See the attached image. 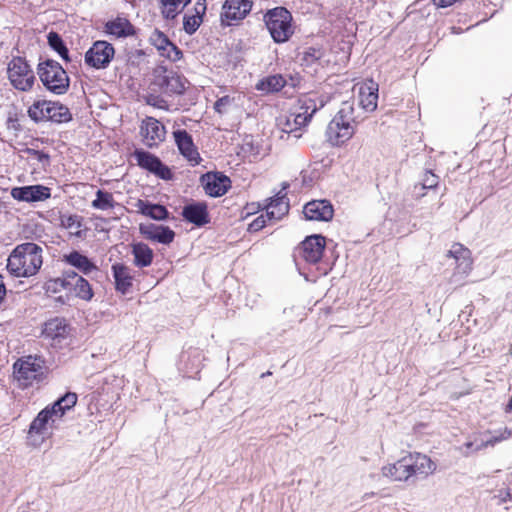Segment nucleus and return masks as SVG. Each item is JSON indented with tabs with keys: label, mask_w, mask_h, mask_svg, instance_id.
Listing matches in <instances>:
<instances>
[{
	"label": "nucleus",
	"mask_w": 512,
	"mask_h": 512,
	"mask_svg": "<svg viewBox=\"0 0 512 512\" xmlns=\"http://www.w3.org/2000/svg\"><path fill=\"white\" fill-rule=\"evenodd\" d=\"M203 182L205 192L213 197L224 195L230 187V179L222 174H206Z\"/></svg>",
	"instance_id": "obj_22"
},
{
	"label": "nucleus",
	"mask_w": 512,
	"mask_h": 512,
	"mask_svg": "<svg viewBox=\"0 0 512 512\" xmlns=\"http://www.w3.org/2000/svg\"><path fill=\"white\" fill-rule=\"evenodd\" d=\"M320 56L319 50H316L314 48H309L307 52L304 54V61L308 64L313 63L314 61L318 60Z\"/></svg>",
	"instance_id": "obj_48"
},
{
	"label": "nucleus",
	"mask_w": 512,
	"mask_h": 512,
	"mask_svg": "<svg viewBox=\"0 0 512 512\" xmlns=\"http://www.w3.org/2000/svg\"><path fill=\"white\" fill-rule=\"evenodd\" d=\"M285 84L286 81L281 75H272L259 81L256 85V89L266 93L278 92Z\"/></svg>",
	"instance_id": "obj_32"
},
{
	"label": "nucleus",
	"mask_w": 512,
	"mask_h": 512,
	"mask_svg": "<svg viewBox=\"0 0 512 512\" xmlns=\"http://www.w3.org/2000/svg\"><path fill=\"white\" fill-rule=\"evenodd\" d=\"M11 196L17 201L38 202L50 198V188L43 185H31L23 187H14L11 190Z\"/></svg>",
	"instance_id": "obj_16"
},
{
	"label": "nucleus",
	"mask_w": 512,
	"mask_h": 512,
	"mask_svg": "<svg viewBox=\"0 0 512 512\" xmlns=\"http://www.w3.org/2000/svg\"><path fill=\"white\" fill-rule=\"evenodd\" d=\"M182 215L187 221L197 226H203L209 222L207 206L203 203L191 204L184 207Z\"/></svg>",
	"instance_id": "obj_29"
},
{
	"label": "nucleus",
	"mask_w": 512,
	"mask_h": 512,
	"mask_svg": "<svg viewBox=\"0 0 512 512\" xmlns=\"http://www.w3.org/2000/svg\"><path fill=\"white\" fill-rule=\"evenodd\" d=\"M105 32L116 38H122L134 35L135 29L127 18L117 17L105 24Z\"/></svg>",
	"instance_id": "obj_25"
},
{
	"label": "nucleus",
	"mask_w": 512,
	"mask_h": 512,
	"mask_svg": "<svg viewBox=\"0 0 512 512\" xmlns=\"http://www.w3.org/2000/svg\"><path fill=\"white\" fill-rule=\"evenodd\" d=\"M456 1L457 0H433L434 4L441 8L451 6Z\"/></svg>",
	"instance_id": "obj_51"
},
{
	"label": "nucleus",
	"mask_w": 512,
	"mask_h": 512,
	"mask_svg": "<svg viewBox=\"0 0 512 512\" xmlns=\"http://www.w3.org/2000/svg\"><path fill=\"white\" fill-rule=\"evenodd\" d=\"M438 185V176L433 174L431 171H427L424 174L422 189H432Z\"/></svg>",
	"instance_id": "obj_44"
},
{
	"label": "nucleus",
	"mask_w": 512,
	"mask_h": 512,
	"mask_svg": "<svg viewBox=\"0 0 512 512\" xmlns=\"http://www.w3.org/2000/svg\"><path fill=\"white\" fill-rule=\"evenodd\" d=\"M29 117L35 122L53 121L57 123L71 120L69 109L59 102L36 100L28 108Z\"/></svg>",
	"instance_id": "obj_7"
},
{
	"label": "nucleus",
	"mask_w": 512,
	"mask_h": 512,
	"mask_svg": "<svg viewBox=\"0 0 512 512\" xmlns=\"http://www.w3.org/2000/svg\"><path fill=\"white\" fill-rule=\"evenodd\" d=\"M288 184H284L283 188L270 199V202L266 205V216L268 220H280L289 211V201L286 197L285 190Z\"/></svg>",
	"instance_id": "obj_20"
},
{
	"label": "nucleus",
	"mask_w": 512,
	"mask_h": 512,
	"mask_svg": "<svg viewBox=\"0 0 512 512\" xmlns=\"http://www.w3.org/2000/svg\"><path fill=\"white\" fill-rule=\"evenodd\" d=\"M116 290L125 294L132 286L133 276L131 269L123 264L116 263L112 266Z\"/></svg>",
	"instance_id": "obj_26"
},
{
	"label": "nucleus",
	"mask_w": 512,
	"mask_h": 512,
	"mask_svg": "<svg viewBox=\"0 0 512 512\" xmlns=\"http://www.w3.org/2000/svg\"><path fill=\"white\" fill-rule=\"evenodd\" d=\"M149 41L162 57H165L170 61H177L180 59L182 55L180 49L173 44L163 32L155 29L150 34Z\"/></svg>",
	"instance_id": "obj_15"
},
{
	"label": "nucleus",
	"mask_w": 512,
	"mask_h": 512,
	"mask_svg": "<svg viewBox=\"0 0 512 512\" xmlns=\"http://www.w3.org/2000/svg\"><path fill=\"white\" fill-rule=\"evenodd\" d=\"M252 8V0H226L221 12V21L232 25L234 21L243 19Z\"/></svg>",
	"instance_id": "obj_13"
},
{
	"label": "nucleus",
	"mask_w": 512,
	"mask_h": 512,
	"mask_svg": "<svg viewBox=\"0 0 512 512\" xmlns=\"http://www.w3.org/2000/svg\"><path fill=\"white\" fill-rule=\"evenodd\" d=\"M132 254L134 256V264L137 267H147L153 261V251L147 244H134L132 246Z\"/></svg>",
	"instance_id": "obj_30"
},
{
	"label": "nucleus",
	"mask_w": 512,
	"mask_h": 512,
	"mask_svg": "<svg viewBox=\"0 0 512 512\" xmlns=\"http://www.w3.org/2000/svg\"><path fill=\"white\" fill-rule=\"evenodd\" d=\"M41 246L26 242L17 245L7 259V269L16 277L34 276L43 264Z\"/></svg>",
	"instance_id": "obj_2"
},
{
	"label": "nucleus",
	"mask_w": 512,
	"mask_h": 512,
	"mask_svg": "<svg viewBox=\"0 0 512 512\" xmlns=\"http://www.w3.org/2000/svg\"><path fill=\"white\" fill-rule=\"evenodd\" d=\"M325 103L322 97L304 96L288 114L281 115L277 119V126L285 133H296L309 123L313 114L324 107Z\"/></svg>",
	"instance_id": "obj_3"
},
{
	"label": "nucleus",
	"mask_w": 512,
	"mask_h": 512,
	"mask_svg": "<svg viewBox=\"0 0 512 512\" xmlns=\"http://www.w3.org/2000/svg\"><path fill=\"white\" fill-rule=\"evenodd\" d=\"M206 11L205 0H196L194 4V13L192 15H198L202 19Z\"/></svg>",
	"instance_id": "obj_49"
},
{
	"label": "nucleus",
	"mask_w": 512,
	"mask_h": 512,
	"mask_svg": "<svg viewBox=\"0 0 512 512\" xmlns=\"http://www.w3.org/2000/svg\"><path fill=\"white\" fill-rule=\"evenodd\" d=\"M61 225L69 231L71 235L81 237L82 235V218L78 215H62Z\"/></svg>",
	"instance_id": "obj_39"
},
{
	"label": "nucleus",
	"mask_w": 512,
	"mask_h": 512,
	"mask_svg": "<svg viewBox=\"0 0 512 512\" xmlns=\"http://www.w3.org/2000/svg\"><path fill=\"white\" fill-rule=\"evenodd\" d=\"M448 256L453 257L455 261L460 259L470 257V251L465 248L462 244L455 243L452 245L451 249L448 251Z\"/></svg>",
	"instance_id": "obj_41"
},
{
	"label": "nucleus",
	"mask_w": 512,
	"mask_h": 512,
	"mask_svg": "<svg viewBox=\"0 0 512 512\" xmlns=\"http://www.w3.org/2000/svg\"><path fill=\"white\" fill-rule=\"evenodd\" d=\"M44 360L36 356H27L14 363L15 378L24 387H27L35 380H40L45 374Z\"/></svg>",
	"instance_id": "obj_8"
},
{
	"label": "nucleus",
	"mask_w": 512,
	"mask_h": 512,
	"mask_svg": "<svg viewBox=\"0 0 512 512\" xmlns=\"http://www.w3.org/2000/svg\"><path fill=\"white\" fill-rule=\"evenodd\" d=\"M512 437V431L508 428H504L499 431H495L494 435H492L490 438L484 440L481 439L480 441L475 440L473 441H467L464 444V447L467 449V451H480L482 449H485L489 446H494L495 444L502 442L504 440L509 439Z\"/></svg>",
	"instance_id": "obj_24"
},
{
	"label": "nucleus",
	"mask_w": 512,
	"mask_h": 512,
	"mask_svg": "<svg viewBox=\"0 0 512 512\" xmlns=\"http://www.w3.org/2000/svg\"><path fill=\"white\" fill-rule=\"evenodd\" d=\"M67 332V327L63 319L54 318L45 323L43 335L50 339L62 338Z\"/></svg>",
	"instance_id": "obj_31"
},
{
	"label": "nucleus",
	"mask_w": 512,
	"mask_h": 512,
	"mask_svg": "<svg viewBox=\"0 0 512 512\" xmlns=\"http://www.w3.org/2000/svg\"><path fill=\"white\" fill-rule=\"evenodd\" d=\"M134 207L138 213L150 217L154 220H164L168 218L169 213L167 209L160 204H152L148 201L138 199L135 202Z\"/></svg>",
	"instance_id": "obj_28"
},
{
	"label": "nucleus",
	"mask_w": 512,
	"mask_h": 512,
	"mask_svg": "<svg viewBox=\"0 0 512 512\" xmlns=\"http://www.w3.org/2000/svg\"><path fill=\"white\" fill-rule=\"evenodd\" d=\"M54 280H50L48 283H47V290L48 291H53V292H56L59 287H62L61 284H51Z\"/></svg>",
	"instance_id": "obj_55"
},
{
	"label": "nucleus",
	"mask_w": 512,
	"mask_h": 512,
	"mask_svg": "<svg viewBox=\"0 0 512 512\" xmlns=\"http://www.w3.org/2000/svg\"><path fill=\"white\" fill-rule=\"evenodd\" d=\"M359 105L366 111H374L377 107L378 85L369 81L359 88Z\"/></svg>",
	"instance_id": "obj_23"
},
{
	"label": "nucleus",
	"mask_w": 512,
	"mask_h": 512,
	"mask_svg": "<svg viewBox=\"0 0 512 512\" xmlns=\"http://www.w3.org/2000/svg\"><path fill=\"white\" fill-rule=\"evenodd\" d=\"M186 82L184 77L178 75L173 70H168L164 67H158L155 70V84L165 94H182L186 89Z\"/></svg>",
	"instance_id": "obj_11"
},
{
	"label": "nucleus",
	"mask_w": 512,
	"mask_h": 512,
	"mask_svg": "<svg viewBox=\"0 0 512 512\" xmlns=\"http://www.w3.org/2000/svg\"><path fill=\"white\" fill-rule=\"evenodd\" d=\"M56 52H58V54L61 56V58L63 60H65L66 62L70 61L68 49L66 48V46H63L61 49L57 50Z\"/></svg>",
	"instance_id": "obj_53"
},
{
	"label": "nucleus",
	"mask_w": 512,
	"mask_h": 512,
	"mask_svg": "<svg viewBox=\"0 0 512 512\" xmlns=\"http://www.w3.org/2000/svg\"><path fill=\"white\" fill-rule=\"evenodd\" d=\"M48 43L55 51L65 46L61 37L56 32H50L48 34Z\"/></svg>",
	"instance_id": "obj_45"
},
{
	"label": "nucleus",
	"mask_w": 512,
	"mask_h": 512,
	"mask_svg": "<svg viewBox=\"0 0 512 512\" xmlns=\"http://www.w3.org/2000/svg\"><path fill=\"white\" fill-rule=\"evenodd\" d=\"M301 135L300 134H295L294 137L295 138H299Z\"/></svg>",
	"instance_id": "obj_56"
},
{
	"label": "nucleus",
	"mask_w": 512,
	"mask_h": 512,
	"mask_svg": "<svg viewBox=\"0 0 512 512\" xmlns=\"http://www.w3.org/2000/svg\"><path fill=\"white\" fill-rule=\"evenodd\" d=\"M151 173H153L154 175H156L157 177H159L163 180H171L173 177V173H172L171 169L167 165L163 164L161 162V160L154 167V169L152 170Z\"/></svg>",
	"instance_id": "obj_42"
},
{
	"label": "nucleus",
	"mask_w": 512,
	"mask_h": 512,
	"mask_svg": "<svg viewBox=\"0 0 512 512\" xmlns=\"http://www.w3.org/2000/svg\"><path fill=\"white\" fill-rule=\"evenodd\" d=\"M74 282L67 289L73 290L75 295L82 300L89 301L93 297V290L89 282L83 277L73 276Z\"/></svg>",
	"instance_id": "obj_33"
},
{
	"label": "nucleus",
	"mask_w": 512,
	"mask_h": 512,
	"mask_svg": "<svg viewBox=\"0 0 512 512\" xmlns=\"http://www.w3.org/2000/svg\"><path fill=\"white\" fill-rule=\"evenodd\" d=\"M472 268L471 256L456 261L455 273L451 277V282L461 285L464 278L468 275Z\"/></svg>",
	"instance_id": "obj_38"
},
{
	"label": "nucleus",
	"mask_w": 512,
	"mask_h": 512,
	"mask_svg": "<svg viewBox=\"0 0 512 512\" xmlns=\"http://www.w3.org/2000/svg\"><path fill=\"white\" fill-rule=\"evenodd\" d=\"M201 23H202V19L198 15L186 14L184 16L183 26H184V30L188 34H193L199 28Z\"/></svg>",
	"instance_id": "obj_40"
},
{
	"label": "nucleus",
	"mask_w": 512,
	"mask_h": 512,
	"mask_svg": "<svg viewBox=\"0 0 512 512\" xmlns=\"http://www.w3.org/2000/svg\"><path fill=\"white\" fill-rule=\"evenodd\" d=\"M63 261L75 267L84 275H89L93 271L98 270L97 266L90 261L87 256L79 253L78 251H72L71 253L64 255Z\"/></svg>",
	"instance_id": "obj_27"
},
{
	"label": "nucleus",
	"mask_w": 512,
	"mask_h": 512,
	"mask_svg": "<svg viewBox=\"0 0 512 512\" xmlns=\"http://www.w3.org/2000/svg\"><path fill=\"white\" fill-rule=\"evenodd\" d=\"M133 157L135 158L137 164L148 170L149 172H152L154 167L159 163L160 159L144 150H135Z\"/></svg>",
	"instance_id": "obj_36"
},
{
	"label": "nucleus",
	"mask_w": 512,
	"mask_h": 512,
	"mask_svg": "<svg viewBox=\"0 0 512 512\" xmlns=\"http://www.w3.org/2000/svg\"><path fill=\"white\" fill-rule=\"evenodd\" d=\"M266 218H267L266 215L258 216L256 219H254L249 224L248 230L250 232H257V231L261 230L266 225Z\"/></svg>",
	"instance_id": "obj_46"
},
{
	"label": "nucleus",
	"mask_w": 512,
	"mask_h": 512,
	"mask_svg": "<svg viewBox=\"0 0 512 512\" xmlns=\"http://www.w3.org/2000/svg\"><path fill=\"white\" fill-rule=\"evenodd\" d=\"M8 78L13 87L20 91L32 88L35 76L30 65L21 57H14L8 64Z\"/></svg>",
	"instance_id": "obj_9"
},
{
	"label": "nucleus",
	"mask_w": 512,
	"mask_h": 512,
	"mask_svg": "<svg viewBox=\"0 0 512 512\" xmlns=\"http://www.w3.org/2000/svg\"><path fill=\"white\" fill-rule=\"evenodd\" d=\"M307 220L329 221L333 217V207L327 200H313L308 202L303 209Z\"/></svg>",
	"instance_id": "obj_18"
},
{
	"label": "nucleus",
	"mask_w": 512,
	"mask_h": 512,
	"mask_svg": "<svg viewBox=\"0 0 512 512\" xmlns=\"http://www.w3.org/2000/svg\"><path fill=\"white\" fill-rule=\"evenodd\" d=\"M115 55L112 44L104 40L95 41L85 53V63L94 69H105Z\"/></svg>",
	"instance_id": "obj_10"
},
{
	"label": "nucleus",
	"mask_w": 512,
	"mask_h": 512,
	"mask_svg": "<svg viewBox=\"0 0 512 512\" xmlns=\"http://www.w3.org/2000/svg\"><path fill=\"white\" fill-rule=\"evenodd\" d=\"M265 25L276 43H284L293 35L292 15L284 7L270 9L264 15Z\"/></svg>",
	"instance_id": "obj_5"
},
{
	"label": "nucleus",
	"mask_w": 512,
	"mask_h": 512,
	"mask_svg": "<svg viewBox=\"0 0 512 512\" xmlns=\"http://www.w3.org/2000/svg\"><path fill=\"white\" fill-rule=\"evenodd\" d=\"M76 402L77 395L75 393L68 392L49 407L56 412V417L61 418L67 410H70L75 406Z\"/></svg>",
	"instance_id": "obj_34"
},
{
	"label": "nucleus",
	"mask_w": 512,
	"mask_h": 512,
	"mask_svg": "<svg viewBox=\"0 0 512 512\" xmlns=\"http://www.w3.org/2000/svg\"><path fill=\"white\" fill-rule=\"evenodd\" d=\"M184 0H161V12L166 19H173L180 12L181 8L187 5Z\"/></svg>",
	"instance_id": "obj_37"
},
{
	"label": "nucleus",
	"mask_w": 512,
	"mask_h": 512,
	"mask_svg": "<svg viewBox=\"0 0 512 512\" xmlns=\"http://www.w3.org/2000/svg\"><path fill=\"white\" fill-rule=\"evenodd\" d=\"M56 412L49 406L44 408L38 413L36 418L32 421L29 427V437L40 436V441L43 440L44 436L48 433V425L54 423L56 419Z\"/></svg>",
	"instance_id": "obj_19"
},
{
	"label": "nucleus",
	"mask_w": 512,
	"mask_h": 512,
	"mask_svg": "<svg viewBox=\"0 0 512 512\" xmlns=\"http://www.w3.org/2000/svg\"><path fill=\"white\" fill-rule=\"evenodd\" d=\"M116 204L112 193L101 189L96 191V198L91 202L94 209L102 211L113 209Z\"/></svg>",
	"instance_id": "obj_35"
},
{
	"label": "nucleus",
	"mask_w": 512,
	"mask_h": 512,
	"mask_svg": "<svg viewBox=\"0 0 512 512\" xmlns=\"http://www.w3.org/2000/svg\"><path fill=\"white\" fill-rule=\"evenodd\" d=\"M32 154L40 161V162H43V161H48L49 160V156L43 152H40V151H36V150H33L32 151Z\"/></svg>",
	"instance_id": "obj_52"
},
{
	"label": "nucleus",
	"mask_w": 512,
	"mask_h": 512,
	"mask_svg": "<svg viewBox=\"0 0 512 512\" xmlns=\"http://www.w3.org/2000/svg\"><path fill=\"white\" fill-rule=\"evenodd\" d=\"M436 470V464L426 455L409 453L394 463L381 468L382 476L395 482H409L414 478H424Z\"/></svg>",
	"instance_id": "obj_1"
},
{
	"label": "nucleus",
	"mask_w": 512,
	"mask_h": 512,
	"mask_svg": "<svg viewBox=\"0 0 512 512\" xmlns=\"http://www.w3.org/2000/svg\"><path fill=\"white\" fill-rule=\"evenodd\" d=\"M147 103L157 108H166L165 101L155 96L148 97Z\"/></svg>",
	"instance_id": "obj_50"
},
{
	"label": "nucleus",
	"mask_w": 512,
	"mask_h": 512,
	"mask_svg": "<svg viewBox=\"0 0 512 512\" xmlns=\"http://www.w3.org/2000/svg\"><path fill=\"white\" fill-rule=\"evenodd\" d=\"M140 133L148 147H156L165 140L166 129L157 119L146 117L141 124Z\"/></svg>",
	"instance_id": "obj_12"
},
{
	"label": "nucleus",
	"mask_w": 512,
	"mask_h": 512,
	"mask_svg": "<svg viewBox=\"0 0 512 512\" xmlns=\"http://www.w3.org/2000/svg\"><path fill=\"white\" fill-rule=\"evenodd\" d=\"M173 137L180 154L190 165H199L202 159L193 142L192 136L186 130H176L173 132Z\"/></svg>",
	"instance_id": "obj_14"
},
{
	"label": "nucleus",
	"mask_w": 512,
	"mask_h": 512,
	"mask_svg": "<svg viewBox=\"0 0 512 512\" xmlns=\"http://www.w3.org/2000/svg\"><path fill=\"white\" fill-rule=\"evenodd\" d=\"M73 276H75V278L81 277L80 275H78L77 273H75L73 271H71V272L67 271V272H65L63 278L54 279V281L51 284H61L62 288L66 289L72 285L71 282H74Z\"/></svg>",
	"instance_id": "obj_43"
},
{
	"label": "nucleus",
	"mask_w": 512,
	"mask_h": 512,
	"mask_svg": "<svg viewBox=\"0 0 512 512\" xmlns=\"http://www.w3.org/2000/svg\"><path fill=\"white\" fill-rule=\"evenodd\" d=\"M353 104L345 101L339 111L328 124L326 136L333 146L346 143L355 133L356 121Z\"/></svg>",
	"instance_id": "obj_4"
},
{
	"label": "nucleus",
	"mask_w": 512,
	"mask_h": 512,
	"mask_svg": "<svg viewBox=\"0 0 512 512\" xmlns=\"http://www.w3.org/2000/svg\"><path fill=\"white\" fill-rule=\"evenodd\" d=\"M231 102L232 99L229 96H223L215 102L214 109L218 113H223L224 111H226L227 106H229Z\"/></svg>",
	"instance_id": "obj_47"
},
{
	"label": "nucleus",
	"mask_w": 512,
	"mask_h": 512,
	"mask_svg": "<svg viewBox=\"0 0 512 512\" xmlns=\"http://www.w3.org/2000/svg\"><path fill=\"white\" fill-rule=\"evenodd\" d=\"M324 248L325 238L323 236H309L301 243V256L308 263H317L322 258Z\"/></svg>",
	"instance_id": "obj_17"
},
{
	"label": "nucleus",
	"mask_w": 512,
	"mask_h": 512,
	"mask_svg": "<svg viewBox=\"0 0 512 512\" xmlns=\"http://www.w3.org/2000/svg\"><path fill=\"white\" fill-rule=\"evenodd\" d=\"M141 234L148 240L161 244H170L175 238V233L167 226L157 224L140 225Z\"/></svg>",
	"instance_id": "obj_21"
},
{
	"label": "nucleus",
	"mask_w": 512,
	"mask_h": 512,
	"mask_svg": "<svg viewBox=\"0 0 512 512\" xmlns=\"http://www.w3.org/2000/svg\"><path fill=\"white\" fill-rule=\"evenodd\" d=\"M6 295V287L3 281V277L0 275V302L3 301Z\"/></svg>",
	"instance_id": "obj_54"
},
{
	"label": "nucleus",
	"mask_w": 512,
	"mask_h": 512,
	"mask_svg": "<svg viewBox=\"0 0 512 512\" xmlns=\"http://www.w3.org/2000/svg\"><path fill=\"white\" fill-rule=\"evenodd\" d=\"M38 74L43 85L56 95L66 93L70 80L64 68L54 60L39 64Z\"/></svg>",
	"instance_id": "obj_6"
}]
</instances>
